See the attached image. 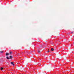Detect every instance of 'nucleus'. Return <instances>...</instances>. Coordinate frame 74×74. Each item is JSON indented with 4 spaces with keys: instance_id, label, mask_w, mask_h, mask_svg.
Segmentation results:
<instances>
[{
    "instance_id": "nucleus-1",
    "label": "nucleus",
    "mask_w": 74,
    "mask_h": 74,
    "mask_svg": "<svg viewBox=\"0 0 74 74\" xmlns=\"http://www.w3.org/2000/svg\"><path fill=\"white\" fill-rule=\"evenodd\" d=\"M3 69H4L3 68L1 67V71H2V70H3Z\"/></svg>"
},
{
    "instance_id": "nucleus-2",
    "label": "nucleus",
    "mask_w": 74,
    "mask_h": 74,
    "mask_svg": "<svg viewBox=\"0 0 74 74\" xmlns=\"http://www.w3.org/2000/svg\"><path fill=\"white\" fill-rule=\"evenodd\" d=\"M10 59H12L13 57L12 56H10Z\"/></svg>"
},
{
    "instance_id": "nucleus-3",
    "label": "nucleus",
    "mask_w": 74,
    "mask_h": 74,
    "mask_svg": "<svg viewBox=\"0 0 74 74\" xmlns=\"http://www.w3.org/2000/svg\"><path fill=\"white\" fill-rule=\"evenodd\" d=\"M11 64H13V65H14V64H13L14 62H11Z\"/></svg>"
},
{
    "instance_id": "nucleus-4",
    "label": "nucleus",
    "mask_w": 74,
    "mask_h": 74,
    "mask_svg": "<svg viewBox=\"0 0 74 74\" xmlns=\"http://www.w3.org/2000/svg\"><path fill=\"white\" fill-rule=\"evenodd\" d=\"M6 58L7 59H10V58H8V57H7Z\"/></svg>"
},
{
    "instance_id": "nucleus-5",
    "label": "nucleus",
    "mask_w": 74,
    "mask_h": 74,
    "mask_svg": "<svg viewBox=\"0 0 74 74\" xmlns=\"http://www.w3.org/2000/svg\"><path fill=\"white\" fill-rule=\"evenodd\" d=\"M51 51H53V50H54L53 49L51 48Z\"/></svg>"
},
{
    "instance_id": "nucleus-6",
    "label": "nucleus",
    "mask_w": 74,
    "mask_h": 74,
    "mask_svg": "<svg viewBox=\"0 0 74 74\" xmlns=\"http://www.w3.org/2000/svg\"><path fill=\"white\" fill-rule=\"evenodd\" d=\"M9 54L8 53H6V56H7V55H8Z\"/></svg>"
},
{
    "instance_id": "nucleus-7",
    "label": "nucleus",
    "mask_w": 74,
    "mask_h": 74,
    "mask_svg": "<svg viewBox=\"0 0 74 74\" xmlns=\"http://www.w3.org/2000/svg\"><path fill=\"white\" fill-rule=\"evenodd\" d=\"M12 53V51H11L10 53V54H11V53Z\"/></svg>"
},
{
    "instance_id": "nucleus-8",
    "label": "nucleus",
    "mask_w": 74,
    "mask_h": 74,
    "mask_svg": "<svg viewBox=\"0 0 74 74\" xmlns=\"http://www.w3.org/2000/svg\"><path fill=\"white\" fill-rule=\"evenodd\" d=\"M0 53H3V51H0Z\"/></svg>"
},
{
    "instance_id": "nucleus-9",
    "label": "nucleus",
    "mask_w": 74,
    "mask_h": 74,
    "mask_svg": "<svg viewBox=\"0 0 74 74\" xmlns=\"http://www.w3.org/2000/svg\"><path fill=\"white\" fill-rule=\"evenodd\" d=\"M38 53H40V51H38Z\"/></svg>"
},
{
    "instance_id": "nucleus-10",
    "label": "nucleus",
    "mask_w": 74,
    "mask_h": 74,
    "mask_svg": "<svg viewBox=\"0 0 74 74\" xmlns=\"http://www.w3.org/2000/svg\"><path fill=\"white\" fill-rule=\"evenodd\" d=\"M22 54H25V53H23Z\"/></svg>"
},
{
    "instance_id": "nucleus-11",
    "label": "nucleus",
    "mask_w": 74,
    "mask_h": 74,
    "mask_svg": "<svg viewBox=\"0 0 74 74\" xmlns=\"http://www.w3.org/2000/svg\"><path fill=\"white\" fill-rule=\"evenodd\" d=\"M71 33L72 34L73 33V32H71Z\"/></svg>"
},
{
    "instance_id": "nucleus-12",
    "label": "nucleus",
    "mask_w": 74,
    "mask_h": 74,
    "mask_svg": "<svg viewBox=\"0 0 74 74\" xmlns=\"http://www.w3.org/2000/svg\"><path fill=\"white\" fill-rule=\"evenodd\" d=\"M47 52H49V51H47Z\"/></svg>"
}]
</instances>
